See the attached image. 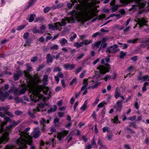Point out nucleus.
<instances>
[{
  "label": "nucleus",
  "mask_w": 149,
  "mask_h": 149,
  "mask_svg": "<svg viewBox=\"0 0 149 149\" xmlns=\"http://www.w3.org/2000/svg\"><path fill=\"white\" fill-rule=\"evenodd\" d=\"M90 79L91 78H89L87 80H85V84L81 88V90H86V87L88 84V82L90 81Z\"/></svg>",
  "instance_id": "nucleus-22"
},
{
  "label": "nucleus",
  "mask_w": 149,
  "mask_h": 149,
  "mask_svg": "<svg viewBox=\"0 0 149 149\" xmlns=\"http://www.w3.org/2000/svg\"><path fill=\"white\" fill-rule=\"evenodd\" d=\"M86 73V70H84L82 72L81 74L79 76V77L80 78H83L84 77L85 75V74Z\"/></svg>",
  "instance_id": "nucleus-45"
},
{
  "label": "nucleus",
  "mask_w": 149,
  "mask_h": 149,
  "mask_svg": "<svg viewBox=\"0 0 149 149\" xmlns=\"http://www.w3.org/2000/svg\"><path fill=\"white\" fill-rule=\"evenodd\" d=\"M100 44L101 42L98 41L95 43L94 46L95 47H96L97 48H98L99 47Z\"/></svg>",
  "instance_id": "nucleus-62"
},
{
  "label": "nucleus",
  "mask_w": 149,
  "mask_h": 149,
  "mask_svg": "<svg viewBox=\"0 0 149 149\" xmlns=\"http://www.w3.org/2000/svg\"><path fill=\"white\" fill-rule=\"evenodd\" d=\"M77 35L76 34H75L74 35L72 36H69V38L70 39V41H73L74 39L77 37Z\"/></svg>",
  "instance_id": "nucleus-39"
},
{
  "label": "nucleus",
  "mask_w": 149,
  "mask_h": 149,
  "mask_svg": "<svg viewBox=\"0 0 149 149\" xmlns=\"http://www.w3.org/2000/svg\"><path fill=\"white\" fill-rule=\"evenodd\" d=\"M14 146L12 145H7L4 149H13Z\"/></svg>",
  "instance_id": "nucleus-42"
},
{
  "label": "nucleus",
  "mask_w": 149,
  "mask_h": 149,
  "mask_svg": "<svg viewBox=\"0 0 149 149\" xmlns=\"http://www.w3.org/2000/svg\"><path fill=\"white\" fill-rule=\"evenodd\" d=\"M123 101H120L118 100L116 103L114 107V108L116 111H120L123 108L122 102Z\"/></svg>",
  "instance_id": "nucleus-13"
},
{
  "label": "nucleus",
  "mask_w": 149,
  "mask_h": 149,
  "mask_svg": "<svg viewBox=\"0 0 149 149\" xmlns=\"http://www.w3.org/2000/svg\"><path fill=\"white\" fill-rule=\"evenodd\" d=\"M118 47V46L117 44H114L113 45L111 46V48H112V50H115V49Z\"/></svg>",
  "instance_id": "nucleus-49"
},
{
  "label": "nucleus",
  "mask_w": 149,
  "mask_h": 149,
  "mask_svg": "<svg viewBox=\"0 0 149 149\" xmlns=\"http://www.w3.org/2000/svg\"><path fill=\"white\" fill-rule=\"evenodd\" d=\"M25 27L24 25H22L19 26L17 29V30L18 31H19L23 29Z\"/></svg>",
  "instance_id": "nucleus-56"
},
{
  "label": "nucleus",
  "mask_w": 149,
  "mask_h": 149,
  "mask_svg": "<svg viewBox=\"0 0 149 149\" xmlns=\"http://www.w3.org/2000/svg\"><path fill=\"white\" fill-rule=\"evenodd\" d=\"M58 42L62 46H67L69 44L68 40L64 38H61Z\"/></svg>",
  "instance_id": "nucleus-17"
},
{
  "label": "nucleus",
  "mask_w": 149,
  "mask_h": 149,
  "mask_svg": "<svg viewBox=\"0 0 149 149\" xmlns=\"http://www.w3.org/2000/svg\"><path fill=\"white\" fill-rule=\"evenodd\" d=\"M64 67L66 69H69L70 70L74 69L76 65L75 64H65L63 65Z\"/></svg>",
  "instance_id": "nucleus-19"
},
{
  "label": "nucleus",
  "mask_w": 149,
  "mask_h": 149,
  "mask_svg": "<svg viewBox=\"0 0 149 149\" xmlns=\"http://www.w3.org/2000/svg\"><path fill=\"white\" fill-rule=\"evenodd\" d=\"M57 108V106L56 105H54L53 107H51L50 109L48 110L47 112L48 113L54 112L56 111Z\"/></svg>",
  "instance_id": "nucleus-26"
},
{
  "label": "nucleus",
  "mask_w": 149,
  "mask_h": 149,
  "mask_svg": "<svg viewBox=\"0 0 149 149\" xmlns=\"http://www.w3.org/2000/svg\"><path fill=\"white\" fill-rule=\"evenodd\" d=\"M75 8L78 10L79 11V14L80 16L84 19L85 21L90 20L93 18V17H91L89 15L90 10L87 8L85 7L82 8L80 5L77 4Z\"/></svg>",
  "instance_id": "nucleus-4"
},
{
  "label": "nucleus",
  "mask_w": 149,
  "mask_h": 149,
  "mask_svg": "<svg viewBox=\"0 0 149 149\" xmlns=\"http://www.w3.org/2000/svg\"><path fill=\"white\" fill-rule=\"evenodd\" d=\"M67 22H72L71 21H68V20L62 19L61 21V22H57L54 23V24H49L48 25V28L53 31H54L55 29L61 31V27L65 26Z\"/></svg>",
  "instance_id": "nucleus-5"
},
{
  "label": "nucleus",
  "mask_w": 149,
  "mask_h": 149,
  "mask_svg": "<svg viewBox=\"0 0 149 149\" xmlns=\"http://www.w3.org/2000/svg\"><path fill=\"white\" fill-rule=\"evenodd\" d=\"M68 131L64 130L61 132L59 133L57 136L58 139L60 141H61V139H62L65 136L68 134Z\"/></svg>",
  "instance_id": "nucleus-14"
},
{
  "label": "nucleus",
  "mask_w": 149,
  "mask_h": 149,
  "mask_svg": "<svg viewBox=\"0 0 149 149\" xmlns=\"http://www.w3.org/2000/svg\"><path fill=\"white\" fill-rule=\"evenodd\" d=\"M0 116L1 117H3L4 119L6 122H1L0 121V127H1V129L0 130V133L4 131V129L3 128V126L7 124V122H10L11 120L10 119L9 117H8L4 115L3 113L0 112Z\"/></svg>",
  "instance_id": "nucleus-7"
},
{
  "label": "nucleus",
  "mask_w": 149,
  "mask_h": 149,
  "mask_svg": "<svg viewBox=\"0 0 149 149\" xmlns=\"http://www.w3.org/2000/svg\"><path fill=\"white\" fill-rule=\"evenodd\" d=\"M93 42L92 40H90L89 41H88L87 40H84L82 42H84L83 43V45H88L91 43H92Z\"/></svg>",
  "instance_id": "nucleus-34"
},
{
  "label": "nucleus",
  "mask_w": 149,
  "mask_h": 149,
  "mask_svg": "<svg viewBox=\"0 0 149 149\" xmlns=\"http://www.w3.org/2000/svg\"><path fill=\"white\" fill-rule=\"evenodd\" d=\"M30 130V128H29V127L27 128H26L23 131V132L24 133V134L23 135V136H21V137L19 138V139H17V140L19 139H20V138H22L23 139H25V138H25V137L27 135H29V134H27V132L29 131Z\"/></svg>",
  "instance_id": "nucleus-20"
},
{
  "label": "nucleus",
  "mask_w": 149,
  "mask_h": 149,
  "mask_svg": "<svg viewBox=\"0 0 149 149\" xmlns=\"http://www.w3.org/2000/svg\"><path fill=\"white\" fill-rule=\"evenodd\" d=\"M9 109V107L7 106L6 107H2L0 108V110L2 111H5L8 110Z\"/></svg>",
  "instance_id": "nucleus-55"
},
{
  "label": "nucleus",
  "mask_w": 149,
  "mask_h": 149,
  "mask_svg": "<svg viewBox=\"0 0 149 149\" xmlns=\"http://www.w3.org/2000/svg\"><path fill=\"white\" fill-rule=\"evenodd\" d=\"M127 52H124L123 51H121L120 54V58H123L125 57L126 55Z\"/></svg>",
  "instance_id": "nucleus-30"
},
{
  "label": "nucleus",
  "mask_w": 149,
  "mask_h": 149,
  "mask_svg": "<svg viewBox=\"0 0 149 149\" xmlns=\"http://www.w3.org/2000/svg\"><path fill=\"white\" fill-rule=\"evenodd\" d=\"M84 55V54L81 53L79 56H78L76 58L77 60H80L81 59Z\"/></svg>",
  "instance_id": "nucleus-60"
},
{
  "label": "nucleus",
  "mask_w": 149,
  "mask_h": 149,
  "mask_svg": "<svg viewBox=\"0 0 149 149\" xmlns=\"http://www.w3.org/2000/svg\"><path fill=\"white\" fill-rule=\"evenodd\" d=\"M91 145L94 147H96V141H95L94 137L92 139Z\"/></svg>",
  "instance_id": "nucleus-41"
},
{
  "label": "nucleus",
  "mask_w": 149,
  "mask_h": 149,
  "mask_svg": "<svg viewBox=\"0 0 149 149\" xmlns=\"http://www.w3.org/2000/svg\"><path fill=\"white\" fill-rule=\"evenodd\" d=\"M61 70V69L58 67H56L54 68V72H60Z\"/></svg>",
  "instance_id": "nucleus-48"
},
{
  "label": "nucleus",
  "mask_w": 149,
  "mask_h": 149,
  "mask_svg": "<svg viewBox=\"0 0 149 149\" xmlns=\"http://www.w3.org/2000/svg\"><path fill=\"white\" fill-rule=\"evenodd\" d=\"M25 72H26L25 76L30 82L29 93L31 95H30L29 97L31 100L34 102H36L40 100H43V96L42 93H45L43 91L44 87L39 85L34 77L26 72L25 71Z\"/></svg>",
  "instance_id": "nucleus-1"
},
{
  "label": "nucleus",
  "mask_w": 149,
  "mask_h": 149,
  "mask_svg": "<svg viewBox=\"0 0 149 149\" xmlns=\"http://www.w3.org/2000/svg\"><path fill=\"white\" fill-rule=\"evenodd\" d=\"M142 12L139 11L138 13L136 14V17L137 19H136L135 21L138 23L136 24L135 26H134V28H135L137 26H139V27H141L143 25H146V23L148 22V18L145 17H143L141 18L140 15L142 13Z\"/></svg>",
  "instance_id": "nucleus-6"
},
{
  "label": "nucleus",
  "mask_w": 149,
  "mask_h": 149,
  "mask_svg": "<svg viewBox=\"0 0 149 149\" xmlns=\"http://www.w3.org/2000/svg\"><path fill=\"white\" fill-rule=\"evenodd\" d=\"M107 46V43L105 40H103L102 43L100 45V49L105 48Z\"/></svg>",
  "instance_id": "nucleus-27"
},
{
  "label": "nucleus",
  "mask_w": 149,
  "mask_h": 149,
  "mask_svg": "<svg viewBox=\"0 0 149 149\" xmlns=\"http://www.w3.org/2000/svg\"><path fill=\"white\" fill-rule=\"evenodd\" d=\"M87 102L86 101L84 104L82 105V107L80 108V110H82V111H84L87 108Z\"/></svg>",
  "instance_id": "nucleus-29"
},
{
  "label": "nucleus",
  "mask_w": 149,
  "mask_h": 149,
  "mask_svg": "<svg viewBox=\"0 0 149 149\" xmlns=\"http://www.w3.org/2000/svg\"><path fill=\"white\" fill-rule=\"evenodd\" d=\"M50 131L51 132V133H49V134H50V135H51L53 132H56V130L55 127L53 126H52L50 128Z\"/></svg>",
  "instance_id": "nucleus-51"
},
{
  "label": "nucleus",
  "mask_w": 149,
  "mask_h": 149,
  "mask_svg": "<svg viewBox=\"0 0 149 149\" xmlns=\"http://www.w3.org/2000/svg\"><path fill=\"white\" fill-rule=\"evenodd\" d=\"M149 77L148 76L145 75L143 76L141 75L137 77V79L139 80H142L143 81H145Z\"/></svg>",
  "instance_id": "nucleus-23"
},
{
  "label": "nucleus",
  "mask_w": 149,
  "mask_h": 149,
  "mask_svg": "<svg viewBox=\"0 0 149 149\" xmlns=\"http://www.w3.org/2000/svg\"><path fill=\"white\" fill-rule=\"evenodd\" d=\"M82 69V67H80L78 69H75L74 71L76 74L79 73Z\"/></svg>",
  "instance_id": "nucleus-43"
},
{
  "label": "nucleus",
  "mask_w": 149,
  "mask_h": 149,
  "mask_svg": "<svg viewBox=\"0 0 149 149\" xmlns=\"http://www.w3.org/2000/svg\"><path fill=\"white\" fill-rule=\"evenodd\" d=\"M27 113L28 115L31 118H36V116L34 115L31 111L28 110L27 111Z\"/></svg>",
  "instance_id": "nucleus-32"
},
{
  "label": "nucleus",
  "mask_w": 149,
  "mask_h": 149,
  "mask_svg": "<svg viewBox=\"0 0 149 149\" xmlns=\"http://www.w3.org/2000/svg\"><path fill=\"white\" fill-rule=\"evenodd\" d=\"M9 88V85L8 84H6L5 85L3 88H2V91H7Z\"/></svg>",
  "instance_id": "nucleus-47"
},
{
  "label": "nucleus",
  "mask_w": 149,
  "mask_h": 149,
  "mask_svg": "<svg viewBox=\"0 0 149 149\" xmlns=\"http://www.w3.org/2000/svg\"><path fill=\"white\" fill-rule=\"evenodd\" d=\"M98 144L102 148H103L104 147V146L103 145L102 143V140H101L100 139H98V141L97 142Z\"/></svg>",
  "instance_id": "nucleus-44"
},
{
  "label": "nucleus",
  "mask_w": 149,
  "mask_h": 149,
  "mask_svg": "<svg viewBox=\"0 0 149 149\" xmlns=\"http://www.w3.org/2000/svg\"><path fill=\"white\" fill-rule=\"evenodd\" d=\"M44 20V19L43 17H40L36 18L34 21V22H39L40 23L43 22Z\"/></svg>",
  "instance_id": "nucleus-28"
},
{
  "label": "nucleus",
  "mask_w": 149,
  "mask_h": 149,
  "mask_svg": "<svg viewBox=\"0 0 149 149\" xmlns=\"http://www.w3.org/2000/svg\"><path fill=\"white\" fill-rule=\"evenodd\" d=\"M11 121L10 122L11 123V125L6 127V130L7 132L3 133V135L0 137V144L2 143H5L8 141L9 139V134L8 131H10L13 126L17 125L22 121L21 120H19L16 121L12 120L11 119Z\"/></svg>",
  "instance_id": "nucleus-3"
},
{
  "label": "nucleus",
  "mask_w": 149,
  "mask_h": 149,
  "mask_svg": "<svg viewBox=\"0 0 149 149\" xmlns=\"http://www.w3.org/2000/svg\"><path fill=\"white\" fill-rule=\"evenodd\" d=\"M59 47L58 45L57 44L52 46L50 48L51 50H58V49Z\"/></svg>",
  "instance_id": "nucleus-35"
},
{
  "label": "nucleus",
  "mask_w": 149,
  "mask_h": 149,
  "mask_svg": "<svg viewBox=\"0 0 149 149\" xmlns=\"http://www.w3.org/2000/svg\"><path fill=\"white\" fill-rule=\"evenodd\" d=\"M36 2V1L35 0H30L29 1V4L27 6V7H30L33 5Z\"/></svg>",
  "instance_id": "nucleus-33"
},
{
  "label": "nucleus",
  "mask_w": 149,
  "mask_h": 149,
  "mask_svg": "<svg viewBox=\"0 0 149 149\" xmlns=\"http://www.w3.org/2000/svg\"><path fill=\"white\" fill-rule=\"evenodd\" d=\"M111 78V76L109 75H106L104 78V80L107 81L108 79H110Z\"/></svg>",
  "instance_id": "nucleus-64"
},
{
  "label": "nucleus",
  "mask_w": 149,
  "mask_h": 149,
  "mask_svg": "<svg viewBox=\"0 0 149 149\" xmlns=\"http://www.w3.org/2000/svg\"><path fill=\"white\" fill-rule=\"evenodd\" d=\"M46 123V120L44 118H42L40 121V123L41 125H43L44 123Z\"/></svg>",
  "instance_id": "nucleus-54"
},
{
  "label": "nucleus",
  "mask_w": 149,
  "mask_h": 149,
  "mask_svg": "<svg viewBox=\"0 0 149 149\" xmlns=\"http://www.w3.org/2000/svg\"><path fill=\"white\" fill-rule=\"evenodd\" d=\"M12 91V90L10 89L8 91L3 93L1 91H0V99L2 101H4L5 99L7 97L9 94Z\"/></svg>",
  "instance_id": "nucleus-12"
},
{
  "label": "nucleus",
  "mask_w": 149,
  "mask_h": 149,
  "mask_svg": "<svg viewBox=\"0 0 149 149\" xmlns=\"http://www.w3.org/2000/svg\"><path fill=\"white\" fill-rule=\"evenodd\" d=\"M130 125L132 127L134 128H136L137 127L135 123L134 122H131L130 123Z\"/></svg>",
  "instance_id": "nucleus-63"
},
{
  "label": "nucleus",
  "mask_w": 149,
  "mask_h": 149,
  "mask_svg": "<svg viewBox=\"0 0 149 149\" xmlns=\"http://www.w3.org/2000/svg\"><path fill=\"white\" fill-rule=\"evenodd\" d=\"M82 140L85 142H86L88 141V139L85 136H83L81 137Z\"/></svg>",
  "instance_id": "nucleus-59"
},
{
  "label": "nucleus",
  "mask_w": 149,
  "mask_h": 149,
  "mask_svg": "<svg viewBox=\"0 0 149 149\" xmlns=\"http://www.w3.org/2000/svg\"><path fill=\"white\" fill-rule=\"evenodd\" d=\"M120 95V93L119 92V89L118 88L116 87L115 89V97L116 99H118Z\"/></svg>",
  "instance_id": "nucleus-21"
},
{
  "label": "nucleus",
  "mask_w": 149,
  "mask_h": 149,
  "mask_svg": "<svg viewBox=\"0 0 149 149\" xmlns=\"http://www.w3.org/2000/svg\"><path fill=\"white\" fill-rule=\"evenodd\" d=\"M22 72L20 70L17 71L13 73V77L15 81H17L19 79V77L22 74Z\"/></svg>",
  "instance_id": "nucleus-15"
},
{
  "label": "nucleus",
  "mask_w": 149,
  "mask_h": 149,
  "mask_svg": "<svg viewBox=\"0 0 149 149\" xmlns=\"http://www.w3.org/2000/svg\"><path fill=\"white\" fill-rule=\"evenodd\" d=\"M49 143L51 144L53 143V146H54L56 144V141L55 138H54L52 139L51 141H50Z\"/></svg>",
  "instance_id": "nucleus-53"
},
{
  "label": "nucleus",
  "mask_w": 149,
  "mask_h": 149,
  "mask_svg": "<svg viewBox=\"0 0 149 149\" xmlns=\"http://www.w3.org/2000/svg\"><path fill=\"white\" fill-rule=\"evenodd\" d=\"M41 132L40 131L38 128H35L33 132L32 136L34 138H37L40 134Z\"/></svg>",
  "instance_id": "nucleus-16"
},
{
  "label": "nucleus",
  "mask_w": 149,
  "mask_h": 149,
  "mask_svg": "<svg viewBox=\"0 0 149 149\" xmlns=\"http://www.w3.org/2000/svg\"><path fill=\"white\" fill-rule=\"evenodd\" d=\"M55 58V56L51 55V54L49 53L47 54L46 57L47 59V63H52L53 62V60Z\"/></svg>",
  "instance_id": "nucleus-18"
},
{
  "label": "nucleus",
  "mask_w": 149,
  "mask_h": 149,
  "mask_svg": "<svg viewBox=\"0 0 149 149\" xmlns=\"http://www.w3.org/2000/svg\"><path fill=\"white\" fill-rule=\"evenodd\" d=\"M123 1L124 3L127 4L134 2L136 6H138L139 8H143L145 5L143 0H123Z\"/></svg>",
  "instance_id": "nucleus-8"
},
{
  "label": "nucleus",
  "mask_w": 149,
  "mask_h": 149,
  "mask_svg": "<svg viewBox=\"0 0 149 149\" xmlns=\"http://www.w3.org/2000/svg\"><path fill=\"white\" fill-rule=\"evenodd\" d=\"M26 90L25 88L20 86L17 88L13 89L12 91L16 95H19L24 94Z\"/></svg>",
  "instance_id": "nucleus-11"
},
{
  "label": "nucleus",
  "mask_w": 149,
  "mask_h": 149,
  "mask_svg": "<svg viewBox=\"0 0 149 149\" xmlns=\"http://www.w3.org/2000/svg\"><path fill=\"white\" fill-rule=\"evenodd\" d=\"M105 66H100L97 68L99 70V72L101 74H105L107 72H108V70L110 68V65L107 63H105Z\"/></svg>",
  "instance_id": "nucleus-10"
},
{
  "label": "nucleus",
  "mask_w": 149,
  "mask_h": 149,
  "mask_svg": "<svg viewBox=\"0 0 149 149\" xmlns=\"http://www.w3.org/2000/svg\"><path fill=\"white\" fill-rule=\"evenodd\" d=\"M50 8L49 7H45L43 10V12L45 13H47L50 10Z\"/></svg>",
  "instance_id": "nucleus-50"
},
{
  "label": "nucleus",
  "mask_w": 149,
  "mask_h": 149,
  "mask_svg": "<svg viewBox=\"0 0 149 149\" xmlns=\"http://www.w3.org/2000/svg\"><path fill=\"white\" fill-rule=\"evenodd\" d=\"M57 76L61 78H63L64 77L63 74L61 72H59L57 74Z\"/></svg>",
  "instance_id": "nucleus-58"
},
{
  "label": "nucleus",
  "mask_w": 149,
  "mask_h": 149,
  "mask_svg": "<svg viewBox=\"0 0 149 149\" xmlns=\"http://www.w3.org/2000/svg\"><path fill=\"white\" fill-rule=\"evenodd\" d=\"M35 16V14H32L31 15L29 19V22H32L33 21H34V17Z\"/></svg>",
  "instance_id": "nucleus-40"
},
{
  "label": "nucleus",
  "mask_w": 149,
  "mask_h": 149,
  "mask_svg": "<svg viewBox=\"0 0 149 149\" xmlns=\"http://www.w3.org/2000/svg\"><path fill=\"white\" fill-rule=\"evenodd\" d=\"M112 120L113 121V123H117L119 122L118 117L117 116L115 117L114 119H112Z\"/></svg>",
  "instance_id": "nucleus-46"
},
{
  "label": "nucleus",
  "mask_w": 149,
  "mask_h": 149,
  "mask_svg": "<svg viewBox=\"0 0 149 149\" xmlns=\"http://www.w3.org/2000/svg\"><path fill=\"white\" fill-rule=\"evenodd\" d=\"M84 43V42H80L79 43L78 42H76L74 44V47H76L77 48H79L83 46Z\"/></svg>",
  "instance_id": "nucleus-25"
},
{
  "label": "nucleus",
  "mask_w": 149,
  "mask_h": 149,
  "mask_svg": "<svg viewBox=\"0 0 149 149\" xmlns=\"http://www.w3.org/2000/svg\"><path fill=\"white\" fill-rule=\"evenodd\" d=\"M27 70L28 72H30L33 71V68L30 66L29 64H27L26 65Z\"/></svg>",
  "instance_id": "nucleus-38"
},
{
  "label": "nucleus",
  "mask_w": 149,
  "mask_h": 149,
  "mask_svg": "<svg viewBox=\"0 0 149 149\" xmlns=\"http://www.w3.org/2000/svg\"><path fill=\"white\" fill-rule=\"evenodd\" d=\"M69 51H70L71 54L75 53L76 52V50L75 49H72L70 47V49H69Z\"/></svg>",
  "instance_id": "nucleus-61"
},
{
  "label": "nucleus",
  "mask_w": 149,
  "mask_h": 149,
  "mask_svg": "<svg viewBox=\"0 0 149 149\" xmlns=\"http://www.w3.org/2000/svg\"><path fill=\"white\" fill-rule=\"evenodd\" d=\"M118 7L119 6L117 5L113 6L111 8L112 12H115L117 11L118 10Z\"/></svg>",
  "instance_id": "nucleus-31"
},
{
  "label": "nucleus",
  "mask_w": 149,
  "mask_h": 149,
  "mask_svg": "<svg viewBox=\"0 0 149 149\" xmlns=\"http://www.w3.org/2000/svg\"><path fill=\"white\" fill-rule=\"evenodd\" d=\"M26 139L22 138L19 139L17 141V143L19 146V149H27L26 144L30 146L31 149H36L35 147L32 145V137L30 135H27L24 138Z\"/></svg>",
  "instance_id": "nucleus-2"
},
{
  "label": "nucleus",
  "mask_w": 149,
  "mask_h": 149,
  "mask_svg": "<svg viewBox=\"0 0 149 149\" xmlns=\"http://www.w3.org/2000/svg\"><path fill=\"white\" fill-rule=\"evenodd\" d=\"M77 81V79L76 77L74 78L70 82V85H72L74 83H76Z\"/></svg>",
  "instance_id": "nucleus-57"
},
{
  "label": "nucleus",
  "mask_w": 149,
  "mask_h": 149,
  "mask_svg": "<svg viewBox=\"0 0 149 149\" xmlns=\"http://www.w3.org/2000/svg\"><path fill=\"white\" fill-rule=\"evenodd\" d=\"M70 49V47H63L61 50L64 52H68L69 51V49Z\"/></svg>",
  "instance_id": "nucleus-37"
},
{
  "label": "nucleus",
  "mask_w": 149,
  "mask_h": 149,
  "mask_svg": "<svg viewBox=\"0 0 149 149\" xmlns=\"http://www.w3.org/2000/svg\"><path fill=\"white\" fill-rule=\"evenodd\" d=\"M116 51L117 50H112V48H111V46H110L107 48L105 52L109 54L111 53H116Z\"/></svg>",
  "instance_id": "nucleus-24"
},
{
  "label": "nucleus",
  "mask_w": 149,
  "mask_h": 149,
  "mask_svg": "<svg viewBox=\"0 0 149 149\" xmlns=\"http://www.w3.org/2000/svg\"><path fill=\"white\" fill-rule=\"evenodd\" d=\"M138 39H130L129 40H128L127 41V42L129 43H134L136 42Z\"/></svg>",
  "instance_id": "nucleus-36"
},
{
  "label": "nucleus",
  "mask_w": 149,
  "mask_h": 149,
  "mask_svg": "<svg viewBox=\"0 0 149 149\" xmlns=\"http://www.w3.org/2000/svg\"><path fill=\"white\" fill-rule=\"evenodd\" d=\"M76 14L77 12L74 10L72 11H70L68 13V15H72L71 16V17H68L63 19H65V20H68V21H71L72 22H67V23H72L74 22V21L76 19V17H77Z\"/></svg>",
  "instance_id": "nucleus-9"
},
{
  "label": "nucleus",
  "mask_w": 149,
  "mask_h": 149,
  "mask_svg": "<svg viewBox=\"0 0 149 149\" xmlns=\"http://www.w3.org/2000/svg\"><path fill=\"white\" fill-rule=\"evenodd\" d=\"M22 113V112L19 110H16L15 111V114L17 116L21 115Z\"/></svg>",
  "instance_id": "nucleus-52"
}]
</instances>
